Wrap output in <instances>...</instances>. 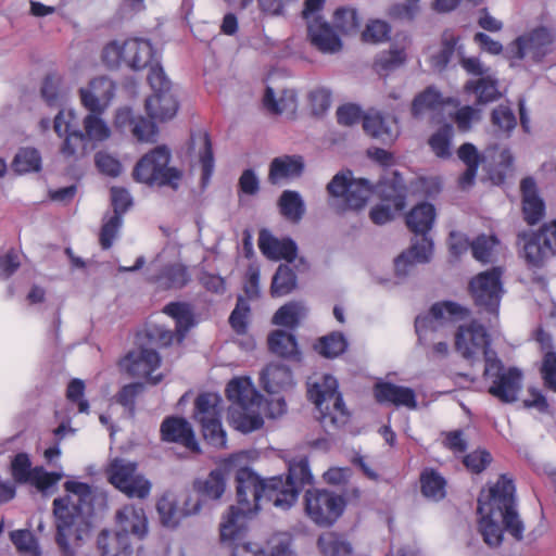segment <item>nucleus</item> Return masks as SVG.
Instances as JSON below:
<instances>
[{
  "label": "nucleus",
  "instance_id": "obj_34",
  "mask_svg": "<svg viewBox=\"0 0 556 556\" xmlns=\"http://www.w3.org/2000/svg\"><path fill=\"white\" fill-rule=\"evenodd\" d=\"M198 147L199 161L202 168L201 188L204 189L210 184L214 172V156L210 137L206 134H199L191 137V148Z\"/></svg>",
  "mask_w": 556,
  "mask_h": 556
},
{
  "label": "nucleus",
  "instance_id": "obj_38",
  "mask_svg": "<svg viewBox=\"0 0 556 556\" xmlns=\"http://www.w3.org/2000/svg\"><path fill=\"white\" fill-rule=\"evenodd\" d=\"M466 91L472 92L477 97L478 103H489L501 97L497 86V79L489 74L478 80H469L465 86Z\"/></svg>",
  "mask_w": 556,
  "mask_h": 556
},
{
  "label": "nucleus",
  "instance_id": "obj_47",
  "mask_svg": "<svg viewBox=\"0 0 556 556\" xmlns=\"http://www.w3.org/2000/svg\"><path fill=\"white\" fill-rule=\"evenodd\" d=\"M220 399L215 393H204L197 397L194 418L199 422L219 417L218 404Z\"/></svg>",
  "mask_w": 556,
  "mask_h": 556
},
{
  "label": "nucleus",
  "instance_id": "obj_54",
  "mask_svg": "<svg viewBox=\"0 0 556 556\" xmlns=\"http://www.w3.org/2000/svg\"><path fill=\"white\" fill-rule=\"evenodd\" d=\"M491 122L496 131L508 137L517 125L516 116L508 105H498L492 111Z\"/></svg>",
  "mask_w": 556,
  "mask_h": 556
},
{
  "label": "nucleus",
  "instance_id": "obj_50",
  "mask_svg": "<svg viewBox=\"0 0 556 556\" xmlns=\"http://www.w3.org/2000/svg\"><path fill=\"white\" fill-rule=\"evenodd\" d=\"M143 390L144 386L141 382L125 384L115 394V402L127 410L129 417L134 418L136 414V400Z\"/></svg>",
  "mask_w": 556,
  "mask_h": 556
},
{
  "label": "nucleus",
  "instance_id": "obj_55",
  "mask_svg": "<svg viewBox=\"0 0 556 556\" xmlns=\"http://www.w3.org/2000/svg\"><path fill=\"white\" fill-rule=\"evenodd\" d=\"M333 23L341 33L355 34L361 26V18L353 8H339L333 13Z\"/></svg>",
  "mask_w": 556,
  "mask_h": 556
},
{
  "label": "nucleus",
  "instance_id": "obj_64",
  "mask_svg": "<svg viewBox=\"0 0 556 556\" xmlns=\"http://www.w3.org/2000/svg\"><path fill=\"white\" fill-rule=\"evenodd\" d=\"M85 382L81 379L74 378L70 381L66 389V399L77 404L79 413H89V402L84 397Z\"/></svg>",
  "mask_w": 556,
  "mask_h": 556
},
{
  "label": "nucleus",
  "instance_id": "obj_35",
  "mask_svg": "<svg viewBox=\"0 0 556 556\" xmlns=\"http://www.w3.org/2000/svg\"><path fill=\"white\" fill-rule=\"evenodd\" d=\"M522 257L530 267H542L554 257L536 232L523 237Z\"/></svg>",
  "mask_w": 556,
  "mask_h": 556
},
{
  "label": "nucleus",
  "instance_id": "obj_13",
  "mask_svg": "<svg viewBox=\"0 0 556 556\" xmlns=\"http://www.w3.org/2000/svg\"><path fill=\"white\" fill-rule=\"evenodd\" d=\"M503 270L494 267L480 273L469 283L475 303L486 312L497 314L504 288L502 283Z\"/></svg>",
  "mask_w": 556,
  "mask_h": 556
},
{
  "label": "nucleus",
  "instance_id": "obj_16",
  "mask_svg": "<svg viewBox=\"0 0 556 556\" xmlns=\"http://www.w3.org/2000/svg\"><path fill=\"white\" fill-rule=\"evenodd\" d=\"M489 346L490 336L481 324L473 320L458 326L455 332V349L465 359L473 363L483 355L486 363V354L495 353Z\"/></svg>",
  "mask_w": 556,
  "mask_h": 556
},
{
  "label": "nucleus",
  "instance_id": "obj_57",
  "mask_svg": "<svg viewBox=\"0 0 556 556\" xmlns=\"http://www.w3.org/2000/svg\"><path fill=\"white\" fill-rule=\"evenodd\" d=\"M458 37H455L452 33H444L442 39V49L438 54L431 56V63L435 68H443L451 61L452 55L457 53L458 49Z\"/></svg>",
  "mask_w": 556,
  "mask_h": 556
},
{
  "label": "nucleus",
  "instance_id": "obj_23",
  "mask_svg": "<svg viewBox=\"0 0 556 556\" xmlns=\"http://www.w3.org/2000/svg\"><path fill=\"white\" fill-rule=\"evenodd\" d=\"M433 253V242L430 237L416 239L412 247L399 255L394 261L395 274L399 277H405L418 263H427Z\"/></svg>",
  "mask_w": 556,
  "mask_h": 556
},
{
  "label": "nucleus",
  "instance_id": "obj_39",
  "mask_svg": "<svg viewBox=\"0 0 556 556\" xmlns=\"http://www.w3.org/2000/svg\"><path fill=\"white\" fill-rule=\"evenodd\" d=\"M278 205L281 215L293 223L300 222L305 213L304 201L296 191H283L279 198Z\"/></svg>",
  "mask_w": 556,
  "mask_h": 556
},
{
  "label": "nucleus",
  "instance_id": "obj_58",
  "mask_svg": "<svg viewBox=\"0 0 556 556\" xmlns=\"http://www.w3.org/2000/svg\"><path fill=\"white\" fill-rule=\"evenodd\" d=\"M498 240L494 236H479L470 244L472 255L477 261L490 262L498 247Z\"/></svg>",
  "mask_w": 556,
  "mask_h": 556
},
{
  "label": "nucleus",
  "instance_id": "obj_24",
  "mask_svg": "<svg viewBox=\"0 0 556 556\" xmlns=\"http://www.w3.org/2000/svg\"><path fill=\"white\" fill-rule=\"evenodd\" d=\"M363 128L366 134L386 144L393 143L400 135L396 118L384 117L377 111H370L364 115Z\"/></svg>",
  "mask_w": 556,
  "mask_h": 556
},
{
  "label": "nucleus",
  "instance_id": "obj_8",
  "mask_svg": "<svg viewBox=\"0 0 556 556\" xmlns=\"http://www.w3.org/2000/svg\"><path fill=\"white\" fill-rule=\"evenodd\" d=\"M108 481L129 498H147L151 482L138 472V465L119 457L112 459L105 469Z\"/></svg>",
  "mask_w": 556,
  "mask_h": 556
},
{
  "label": "nucleus",
  "instance_id": "obj_37",
  "mask_svg": "<svg viewBox=\"0 0 556 556\" xmlns=\"http://www.w3.org/2000/svg\"><path fill=\"white\" fill-rule=\"evenodd\" d=\"M263 103L269 112L275 114L293 113L298 106L296 93L293 89H286L276 97L274 90L267 87Z\"/></svg>",
  "mask_w": 556,
  "mask_h": 556
},
{
  "label": "nucleus",
  "instance_id": "obj_36",
  "mask_svg": "<svg viewBox=\"0 0 556 556\" xmlns=\"http://www.w3.org/2000/svg\"><path fill=\"white\" fill-rule=\"evenodd\" d=\"M536 341L544 353L542 363V376L545 384L556 391V353L552 351V338L543 330L536 332Z\"/></svg>",
  "mask_w": 556,
  "mask_h": 556
},
{
  "label": "nucleus",
  "instance_id": "obj_63",
  "mask_svg": "<svg viewBox=\"0 0 556 556\" xmlns=\"http://www.w3.org/2000/svg\"><path fill=\"white\" fill-rule=\"evenodd\" d=\"M60 478L59 473L49 472L43 467L36 466L27 484L35 486L40 492H46L54 486Z\"/></svg>",
  "mask_w": 556,
  "mask_h": 556
},
{
  "label": "nucleus",
  "instance_id": "obj_29",
  "mask_svg": "<svg viewBox=\"0 0 556 556\" xmlns=\"http://www.w3.org/2000/svg\"><path fill=\"white\" fill-rule=\"evenodd\" d=\"M125 63L138 71L146 68L153 59V47L149 40L130 38L124 41Z\"/></svg>",
  "mask_w": 556,
  "mask_h": 556
},
{
  "label": "nucleus",
  "instance_id": "obj_28",
  "mask_svg": "<svg viewBox=\"0 0 556 556\" xmlns=\"http://www.w3.org/2000/svg\"><path fill=\"white\" fill-rule=\"evenodd\" d=\"M520 190L525 219L528 224L534 225L544 216V201L540 198L535 181L531 177L521 180Z\"/></svg>",
  "mask_w": 556,
  "mask_h": 556
},
{
  "label": "nucleus",
  "instance_id": "obj_10",
  "mask_svg": "<svg viewBox=\"0 0 556 556\" xmlns=\"http://www.w3.org/2000/svg\"><path fill=\"white\" fill-rule=\"evenodd\" d=\"M169 161V150L166 147H156L137 162L132 177L149 186L174 187V167L168 166Z\"/></svg>",
  "mask_w": 556,
  "mask_h": 556
},
{
  "label": "nucleus",
  "instance_id": "obj_44",
  "mask_svg": "<svg viewBox=\"0 0 556 556\" xmlns=\"http://www.w3.org/2000/svg\"><path fill=\"white\" fill-rule=\"evenodd\" d=\"M268 345L271 352L282 357H296L299 354L294 336L283 330L274 331L268 338Z\"/></svg>",
  "mask_w": 556,
  "mask_h": 556
},
{
  "label": "nucleus",
  "instance_id": "obj_41",
  "mask_svg": "<svg viewBox=\"0 0 556 556\" xmlns=\"http://www.w3.org/2000/svg\"><path fill=\"white\" fill-rule=\"evenodd\" d=\"M458 157L466 164L467 169L459 178V185L463 189L470 187L476 178L479 165L478 151L471 143H464L458 149Z\"/></svg>",
  "mask_w": 556,
  "mask_h": 556
},
{
  "label": "nucleus",
  "instance_id": "obj_12",
  "mask_svg": "<svg viewBox=\"0 0 556 556\" xmlns=\"http://www.w3.org/2000/svg\"><path fill=\"white\" fill-rule=\"evenodd\" d=\"M304 501L306 515L318 526H331L341 516L345 506L342 496L319 489L307 490Z\"/></svg>",
  "mask_w": 556,
  "mask_h": 556
},
{
  "label": "nucleus",
  "instance_id": "obj_52",
  "mask_svg": "<svg viewBox=\"0 0 556 556\" xmlns=\"http://www.w3.org/2000/svg\"><path fill=\"white\" fill-rule=\"evenodd\" d=\"M348 348V342L341 332H332L319 339L316 350L325 357L333 358L342 354Z\"/></svg>",
  "mask_w": 556,
  "mask_h": 556
},
{
  "label": "nucleus",
  "instance_id": "obj_5",
  "mask_svg": "<svg viewBox=\"0 0 556 556\" xmlns=\"http://www.w3.org/2000/svg\"><path fill=\"white\" fill-rule=\"evenodd\" d=\"M63 497L53 501V514L56 519L55 541L64 556H73L68 544V534L77 519L92 507V490L88 483L67 481Z\"/></svg>",
  "mask_w": 556,
  "mask_h": 556
},
{
  "label": "nucleus",
  "instance_id": "obj_11",
  "mask_svg": "<svg viewBox=\"0 0 556 556\" xmlns=\"http://www.w3.org/2000/svg\"><path fill=\"white\" fill-rule=\"evenodd\" d=\"M156 122L159 118H153L148 114L143 116L136 113L128 106L119 108L114 116V128L122 135L129 136L139 143H154L159 138V127Z\"/></svg>",
  "mask_w": 556,
  "mask_h": 556
},
{
  "label": "nucleus",
  "instance_id": "obj_14",
  "mask_svg": "<svg viewBox=\"0 0 556 556\" xmlns=\"http://www.w3.org/2000/svg\"><path fill=\"white\" fill-rule=\"evenodd\" d=\"M148 83L153 94L147 98L144 108L147 114L160 121H169L174 117V98L169 92L170 81L166 78L162 67L151 66Z\"/></svg>",
  "mask_w": 556,
  "mask_h": 556
},
{
  "label": "nucleus",
  "instance_id": "obj_18",
  "mask_svg": "<svg viewBox=\"0 0 556 556\" xmlns=\"http://www.w3.org/2000/svg\"><path fill=\"white\" fill-rule=\"evenodd\" d=\"M468 311L454 302H442L434 304L426 315H419L415 320V329L419 341L427 339L428 331H437L446 323L463 319Z\"/></svg>",
  "mask_w": 556,
  "mask_h": 556
},
{
  "label": "nucleus",
  "instance_id": "obj_56",
  "mask_svg": "<svg viewBox=\"0 0 556 556\" xmlns=\"http://www.w3.org/2000/svg\"><path fill=\"white\" fill-rule=\"evenodd\" d=\"M442 102L440 92L429 87L415 98L412 104V113L418 117L427 111L435 110Z\"/></svg>",
  "mask_w": 556,
  "mask_h": 556
},
{
  "label": "nucleus",
  "instance_id": "obj_6",
  "mask_svg": "<svg viewBox=\"0 0 556 556\" xmlns=\"http://www.w3.org/2000/svg\"><path fill=\"white\" fill-rule=\"evenodd\" d=\"M307 395L315 404L324 427H340L346 422L348 410L333 376L311 377L307 382Z\"/></svg>",
  "mask_w": 556,
  "mask_h": 556
},
{
  "label": "nucleus",
  "instance_id": "obj_25",
  "mask_svg": "<svg viewBox=\"0 0 556 556\" xmlns=\"http://www.w3.org/2000/svg\"><path fill=\"white\" fill-rule=\"evenodd\" d=\"M258 248L270 260L292 262L296 257L298 247L289 238L278 239L269 231L262 230L258 237Z\"/></svg>",
  "mask_w": 556,
  "mask_h": 556
},
{
  "label": "nucleus",
  "instance_id": "obj_46",
  "mask_svg": "<svg viewBox=\"0 0 556 556\" xmlns=\"http://www.w3.org/2000/svg\"><path fill=\"white\" fill-rule=\"evenodd\" d=\"M318 546L325 556H350L352 546L340 535L327 532L319 536Z\"/></svg>",
  "mask_w": 556,
  "mask_h": 556
},
{
  "label": "nucleus",
  "instance_id": "obj_60",
  "mask_svg": "<svg viewBox=\"0 0 556 556\" xmlns=\"http://www.w3.org/2000/svg\"><path fill=\"white\" fill-rule=\"evenodd\" d=\"M205 440L215 447L226 446V432L219 417L200 422Z\"/></svg>",
  "mask_w": 556,
  "mask_h": 556
},
{
  "label": "nucleus",
  "instance_id": "obj_15",
  "mask_svg": "<svg viewBox=\"0 0 556 556\" xmlns=\"http://www.w3.org/2000/svg\"><path fill=\"white\" fill-rule=\"evenodd\" d=\"M553 50V36L548 29L539 27L525 33L508 47L510 58L541 62Z\"/></svg>",
  "mask_w": 556,
  "mask_h": 556
},
{
  "label": "nucleus",
  "instance_id": "obj_43",
  "mask_svg": "<svg viewBox=\"0 0 556 556\" xmlns=\"http://www.w3.org/2000/svg\"><path fill=\"white\" fill-rule=\"evenodd\" d=\"M306 307L300 302H290L281 306L273 317V323L278 326L295 328L306 316Z\"/></svg>",
  "mask_w": 556,
  "mask_h": 556
},
{
  "label": "nucleus",
  "instance_id": "obj_45",
  "mask_svg": "<svg viewBox=\"0 0 556 556\" xmlns=\"http://www.w3.org/2000/svg\"><path fill=\"white\" fill-rule=\"evenodd\" d=\"M421 492L426 497L439 501L445 496V479L433 469H426L420 476Z\"/></svg>",
  "mask_w": 556,
  "mask_h": 556
},
{
  "label": "nucleus",
  "instance_id": "obj_48",
  "mask_svg": "<svg viewBox=\"0 0 556 556\" xmlns=\"http://www.w3.org/2000/svg\"><path fill=\"white\" fill-rule=\"evenodd\" d=\"M198 491L203 495L217 500L225 492L226 479L225 472L222 468L211 471V473L203 480L197 483Z\"/></svg>",
  "mask_w": 556,
  "mask_h": 556
},
{
  "label": "nucleus",
  "instance_id": "obj_42",
  "mask_svg": "<svg viewBox=\"0 0 556 556\" xmlns=\"http://www.w3.org/2000/svg\"><path fill=\"white\" fill-rule=\"evenodd\" d=\"M12 168L17 174L39 172L41 169L40 152L30 147L21 148L12 161Z\"/></svg>",
  "mask_w": 556,
  "mask_h": 556
},
{
  "label": "nucleus",
  "instance_id": "obj_4",
  "mask_svg": "<svg viewBox=\"0 0 556 556\" xmlns=\"http://www.w3.org/2000/svg\"><path fill=\"white\" fill-rule=\"evenodd\" d=\"M102 113H91L84 118L85 134L77 129L74 112L61 110L54 117V131L63 142L60 147L61 155L68 161H77L85 156L90 141H104L111 130L101 118Z\"/></svg>",
  "mask_w": 556,
  "mask_h": 556
},
{
  "label": "nucleus",
  "instance_id": "obj_32",
  "mask_svg": "<svg viewBox=\"0 0 556 556\" xmlns=\"http://www.w3.org/2000/svg\"><path fill=\"white\" fill-rule=\"evenodd\" d=\"M304 168L301 156L283 155L271 161L268 179L271 184H277L282 179L300 176Z\"/></svg>",
  "mask_w": 556,
  "mask_h": 556
},
{
  "label": "nucleus",
  "instance_id": "obj_26",
  "mask_svg": "<svg viewBox=\"0 0 556 556\" xmlns=\"http://www.w3.org/2000/svg\"><path fill=\"white\" fill-rule=\"evenodd\" d=\"M375 396L379 403L404 406L408 409L417 408L416 393L408 387L390 382H378L375 386Z\"/></svg>",
  "mask_w": 556,
  "mask_h": 556
},
{
  "label": "nucleus",
  "instance_id": "obj_2",
  "mask_svg": "<svg viewBox=\"0 0 556 556\" xmlns=\"http://www.w3.org/2000/svg\"><path fill=\"white\" fill-rule=\"evenodd\" d=\"M478 515L479 532L490 547L502 543L504 530L518 541L523 538L525 525L516 508L515 484L506 476L481 492Z\"/></svg>",
  "mask_w": 556,
  "mask_h": 556
},
{
  "label": "nucleus",
  "instance_id": "obj_27",
  "mask_svg": "<svg viewBox=\"0 0 556 556\" xmlns=\"http://www.w3.org/2000/svg\"><path fill=\"white\" fill-rule=\"evenodd\" d=\"M261 382L269 394L287 392L294 386L291 370L281 363L269 364L261 374Z\"/></svg>",
  "mask_w": 556,
  "mask_h": 556
},
{
  "label": "nucleus",
  "instance_id": "obj_19",
  "mask_svg": "<svg viewBox=\"0 0 556 556\" xmlns=\"http://www.w3.org/2000/svg\"><path fill=\"white\" fill-rule=\"evenodd\" d=\"M161 364L159 353L152 349L138 348L129 351L118 365L128 376L149 379L153 384L161 381V377H152Z\"/></svg>",
  "mask_w": 556,
  "mask_h": 556
},
{
  "label": "nucleus",
  "instance_id": "obj_9",
  "mask_svg": "<svg viewBox=\"0 0 556 556\" xmlns=\"http://www.w3.org/2000/svg\"><path fill=\"white\" fill-rule=\"evenodd\" d=\"M327 190L342 211L363 207L372 192H376L367 179L353 178L351 172L334 175Z\"/></svg>",
  "mask_w": 556,
  "mask_h": 556
},
{
  "label": "nucleus",
  "instance_id": "obj_7",
  "mask_svg": "<svg viewBox=\"0 0 556 556\" xmlns=\"http://www.w3.org/2000/svg\"><path fill=\"white\" fill-rule=\"evenodd\" d=\"M484 377L490 381L491 395L503 403L517 401L522 387V372L518 368H505L496 353H488Z\"/></svg>",
  "mask_w": 556,
  "mask_h": 556
},
{
  "label": "nucleus",
  "instance_id": "obj_51",
  "mask_svg": "<svg viewBox=\"0 0 556 556\" xmlns=\"http://www.w3.org/2000/svg\"><path fill=\"white\" fill-rule=\"evenodd\" d=\"M453 134V126L444 125L430 137L429 146L438 157L446 159L452 155L451 143Z\"/></svg>",
  "mask_w": 556,
  "mask_h": 556
},
{
  "label": "nucleus",
  "instance_id": "obj_31",
  "mask_svg": "<svg viewBox=\"0 0 556 556\" xmlns=\"http://www.w3.org/2000/svg\"><path fill=\"white\" fill-rule=\"evenodd\" d=\"M435 208L432 204L422 202L410 210L406 216L407 227L416 235L429 237L435 220Z\"/></svg>",
  "mask_w": 556,
  "mask_h": 556
},
{
  "label": "nucleus",
  "instance_id": "obj_40",
  "mask_svg": "<svg viewBox=\"0 0 556 556\" xmlns=\"http://www.w3.org/2000/svg\"><path fill=\"white\" fill-rule=\"evenodd\" d=\"M165 251L157 254V256L150 264L151 281L156 285L159 289L168 290L174 287V265L172 263L165 264Z\"/></svg>",
  "mask_w": 556,
  "mask_h": 556
},
{
  "label": "nucleus",
  "instance_id": "obj_59",
  "mask_svg": "<svg viewBox=\"0 0 556 556\" xmlns=\"http://www.w3.org/2000/svg\"><path fill=\"white\" fill-rule=\"evenodd\" d=\"M176 444H180L190 453H199V443L188 421L176 417Z\"/></svg>",
  "mask_w": 556,
  "mask_h": 556
},
{
  "label": "nucleus",
  "instance_id": "obj_53",
  "mask_svg": "<svg viewBox=\"0 0 556 556\" xmlns=\"http://www.w3.org/2000/svg\"><path fill=\"white\" fill-rule=\"evenodd\" d=\"M34 467L27 453H17L10 463V473L16 484H27Z\"/></svg>",
  "mask_w": 556,
  "mask_h": 556
},
{
  "label": "nucleus",
  "instance_id": "obj_49",
  "mask_svg": "<svg viewBox=\"0 0 556 556\" xmlns=\"http://www.w3.org/2000/svg\"><path fill=\"white\" fill-rule=\"evenodd\" d=\"M296 286L295 274L287 266L280 265L273 277L271 294L274 296H283L290 293Z\"/></svg>",
  "mask_w": 556,
  "mask_h": 556
},
{
  "label": "nucleus",
  "instance_id": "obj_33",
  "mask_svg": "<svg viewBox=\"0 0 556 556\" xmlns=\"http://www.w3.org/2000/svg\"><path fill=\"white\" fill-rule=\"evenodd\" d=\"M409 45L410 40L403 37L401 42H395L388 51L380 52L375 60L377 72H390L402 66L406 62V50Z\"/></svg>",
  "mask_w": 556,
  "mask_h": 556
},
{
  "label": "nucleus",
  "instance_id": "obj_17",
  "mask_svg": "<svg viewBox=\"0 0 556 556\" xmlns=\"http://www.w3.org/2000/svg\"><path fill=\"white\" fill-rule=\"evenodd\" d=\"M376 192L387 201L374 206L370 210V219L377 225H383L390 222L395 212H400L405 206V186L402 178L394 173V181L392 186L381 181L376 186Z\"/></svg>",
  "mask_w": 556,
  "mask_h": 556
},
{
  "label": "nucleus",
  "instance_id": "obj_61",
  "mask_svg": "<svg viewBox=\"0 0 556 556\" xmlns=\"http://www.w3.org/2000/svg\"><path fill=\"white\" fill-rule=\"evenodd\" d=\"M194 324L191 307L188 304L176 302V341H180Z\"/></svg>",
  "mask_w": 556,
  "mask_h": 556
},
{
  "label": "nucleus",
  "instance_id": "obj_22",
  "mask_svg": "<svg viewBox=\"0 0 556 556\" xmlns=\"http://www.w3.org/2000/svg\"><path fill=\"white\" fill-rule=\"evenodd\" d=\"M307 24V38L313 47L324 54H334L342 50L343 43L329 23L319 20H309Z\"/></svg>",
  "mask_w": 556,
  "mask_h": 556
},
{
  "label": "nucleus",
  "instance_id": "obj_30",
  "mask_svg": "<svg viewBox=\"0 0 556 556\" xmlns=\"http://www.w3.org/2000/svg\"><path fill=\"white\" fill-rule=\"evenodd\" d=\"M98 548L101 556H131L132 545L130 539L125 533H112L108 530H102L98 535Z\"/></svg>",
  "mask_w": 556,
  "mask_h": 556
},
{
  "label": "nucleus",
  "instance_id": "obj_3",
  "mask_svg": "<svg viewBox=\"0 0 556 556\" xmlns=\"http://www.w3.org/2000/svg\"><path fill=\"white\" fill-rule=\"evenodd\" d=\"M231 402L228 412L230 424L240 432L249 433L260 429L263 424V413L269 418L280 417L286 413L287 405L282 397L271 400L264 406L263 395L254 388L250 378H235L226 389Z\"/></svg>",
  "mask_w": 556,
  "mask_h": 556
},
{
  "label": "nucleus",
  "instance_id": "obj_20",
  "mask_svg": "<svg viewBox=\"0 0 556 556\" xmlns=\"http://www.w3.org/2000/svg\"><path fill=\"white\" fill-rule=\"evenodd\" d=\"M115 83L106 76L90 80L87 88L79 89L80 102L91 113H103L113 100Z\"/></svg>",
  "mask_w": 556,
  "mask_h": 556
},
{
  "label": "nucleus",
  "instance_id": "obj_21",
  "mask_svg": "<svg viewBox=\"0 0 556 556\" xmlns=\"http://www.w3.org/2000/svg\"><path fill=\"white\" fill-rule=\"evenodd\" d=\"M118 533H125L127 538L132 535L137 540H143L148 534V518L142 507L126 504L115 515Z\"/></svg>",
  "mask_w": 556,
  "mask_h": 556
},
{
  "label": "nucleus",
  "instance_id": "obj_1",
  "mask_svg": "<svg viewBox=\"0 0 556 556\" xmlns=\"http://www.w3.org/2000/svg\"><path fill=\"white\" fill-rule=\"evenodd\" d=\"M248 452H239L224 460L226 470L237 469L238 505L231 506L220 523L222 541L240 539L244 529L245 518L261 509V502L266 500L282 510L289 509L298 500L300 488L311 483L312 473L305 458L291 462L286 480L282 477L260 478L247 463Z\"/></svg>",
  "mask_w": 556,
  "mask_h": 556
},
{
  "label": "nucleus",
  "instance_id": "obj_62",
  "mask_svg": "<svg viewBox=\"0 0 556 556\" xmlns=\"http://www.w3.org/2000/svg\"><path fill=\"white\" fill-rule=\"evenodd\" d=\"M390 31L391 28L387 22L374 20L366 25L362 38L366 42L379 43L389 38Z\"/></svg>",
  "mask_w": 556,
  "mask_h": 556
}]
</instances>
